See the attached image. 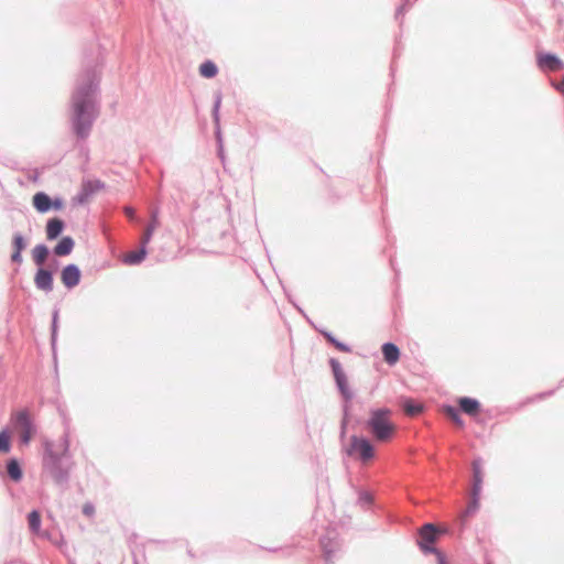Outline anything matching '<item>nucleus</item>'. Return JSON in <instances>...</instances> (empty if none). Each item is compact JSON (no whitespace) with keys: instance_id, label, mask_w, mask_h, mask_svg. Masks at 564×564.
<instances>
[{"instance_id":"nucleus-11","label":"nucleus","mask_w":564,"mask_h":564,"mask_svg":"<svg viewBox=\"0 0 564 564\" xmlns=\"http://www.w3.org/2000/svg\"><path fill=\"white\" fill-rule=\"evenodd\" d=\"M538 64L541 68L547 70H558L564 67L563 62L556 55L551 53L540 54L538 57Z\"/></svg>"},{"instance_id":"nucleus-30","label":"nucleus","mask_w":564,"mask_h":564,"mask_svg":"<svg viewBox=\"0 0 564 564\" xmlns=\"http://www.w3.org/2000/svg\"><path fill=\"white\" fill-rule=\"evenodd\" d=\"M104 185L100 181H87L84 182L82 191H84L85 196H90L95 191L101 188Z\"/></svg>"},{"instance_id":"nucleus-14","label":"nucleus","mask_w":564,"mask_h":564,"mask_svg":"<svg viewBox=\"0 0 564 564\" xmlns=\"http://www.w3.org/2000/svg\"><path fill=\"white\" fill-rule=\"evenodd\" d=\"M147 246L148 245H143V242L140 241V248L135 251H130L126 253L123 257V262L128 265L140 264L148 254Z\"/></svg>"},{"instance_id":"nucleus-1","label":"nucleus","mask_w":564,"mask_h":564,"mask_svg":"<svg viewBox=\"0 0 564 564\" xmlns=\"http://www.w3.org/2000/svg\"><path fill=\"white\" fill-rule=\"evenodd\" d=\"M99 82L96 67L84 69L76 79L70 97V123L78 139L88 138L99 116Z\"/></svg>"},{"instance_id":"nucleus-15","label":"nucleus","mask_w":564,"mask_h":564,"mask_svg":"<svg viewBox=\"0 0 564 564\" xmlns=\"http://www.w3.org/2000/svg\"><path fill=\"white\" fill-rule=\"evenodd\" d=\"M33 207L41 214L51 210V197L45 192H37L32 197Z\"/></svg>"},{"instance_id":"nucleus-20","label":"nucleus","mask_w":564,"mask_h":564,"mask_svg":"<svg viewBox=\"0 0 564 564\" xmlns=\"http://www.w3.org/2000/svg\"><path fill=\"white\" fill-rule=\"evenodd\" d=\"M158 226H159V212H158V209H154L151 213V220L141 236L140 241H142L143 245H148L151 241L152 236H153L155 229L158 228Z\"/></svg>"},{"instance_id":"nucleus-26","label":"nucleus","mask_w":564,"mask_h":564,"mask_svg":"<svg viewBox=\"0 0 564 564\" xmlns=\"http://www.w3.org/2000/svg\"><path fill=\"white\" fill-rule=\"evenodd\" d=\"M11 451L10 434L7 430L0 432V453L7 454Z\"/></svg>"},{"instance_id":"nucleus-18","label":"nucleus","mask_w":564,"mask_h":564,"mask_svg":"<svg viewBox=\"0 0 564 564\" xmlns=\"http://www.w3.org/2000/svg\"><path fill=\"white\" fill-rule=\"evenodd\" d=\"M384 361L392 366L398 362L400 358V349L393 343H384L381 347Z\"/></svg>"},{"instance_id":"nucleus-43","label":"nucleus","mask_w":564,"mask_h":564,"mask_svg":"<svg viewBox=\"0 0 564 564\" xmlns=\"http://www.w3.org/2000/svg\"><path fill=\"white\" fill-rule=\"evenodd\" d=\"M435 554L437 555L438 564H446L445 558H444V556H443V554H442V553H440V552L437 551V553H435Z\"/></svg>"},{"instance_id":"nucleus-6","label":"nucleus","mask_w":564,"mask_h":564,"mask_svg":"<svg viewBox=\"0 0 564 564\" xmlns=\"http://www.w3.org/2000/svg\"><path fill=\"white\" fill-rule=\"evenodd\" d=\"M329 366L332 368V372L339 393L346 401H350L354 397V393L348 387V380L340 362L335 358H330Z\"/></svg>"},{"instance_id":"nucleus-36","label":"nucleus","mask_w":564,"mask_h":564,"mask_svg":"<svg viewBox=\"0 0 564 564\" xmlns=\"http://www.w3.org/2000/svg\"><path fill=\"white\" fill-rule=\"evenodd\" d=\"M319 333L323 335V337L330 344L333 345L334 347L336 346L337 344V339L333 336L332 333L327 332V330H319Z\"/></svg>"},{"instance_id":"nucleus-27","label":"nucleus","mask_w":564,"mask_h":564,"mask_svg":"<svg viewBox=\"0 0 564 564\" xmlns=\"http://www.w3.org/2000/svg\"><path fill=\"white\" fill-rule=\"evenodd\" d=\"M403 410L409 415H416L422 412L423 408L421 404H417V403L413 402L412 400L406 399L403 402Z\"/></svg>"},{"instance_id":"nucleus-46","label":"nucleus","mask_w":564,"mask_h":564,"mask_svg":"<svg viewBox=\"0 0 564 564\" xmlns=\"http://www.w3.org/2000/svg\"><path fill=\"white\" fill-rule=\"evenodd\" d=\"M486 564H494V563H492V561H490V560H488V558H487V560H486Z\"/></svg>"},{"instance_id":"nucleus-22","label":"nucleus","mask_w":564,"mask_h":564,"mask_svg":"<svg viewBox=\"0 0 564 564\" xmlns=\"http://www.w3.org/2000/svg\"><path fill=\"white\" fill-rule=\"evenodd\" d=\"M478 507H479V495H476L474 491H471V498H470L466 509L459 517L462 524H464L466 519L469 518L470 516H473L478 510Z\"/></svg>"},{"instance_id":"nucleus-8","label":"nucleus","mask_w":564,"mask_h":564,"mask_svg":"<svg viewBox=\"0 0 564 564\" xmlns=\"http://www.w3.org/2000/svg\"><path fill=\"white\" fill-rule=\"evenodd\" d=\"M442 533L434 524L426 523L420 530V549L424 553H437V550L433 546L438 535Z\"/></svg>"},{"instance_id":"nucleus-25","label":"nucleus","mask_w":564,"mask_h":564,"mask_svg":"<svg viewBox=\"0 0 564 564\" xmlns=\"http://www.w3.org/2000/svg\"><path fill=\"white\" fill-rule=\"evenodd\" d=\"M28 524L32 533H39L41 529V514L37 510H32L28 514Z\"/></svg>"},{"instance_id":"nucleus-40","label":"nucleus","mask_w":564,"mask_h":564,"mask_svg":"<svg viewBox=\"0 0 564 564\" xmlns=\"http://www.w3.org/2000/svg\"><path fill=\"white\" fill-rule=\"evenodd\" d=\"M87 198H88V196H85L84 191H82V192L77 195V197H76V199H77V202H78L79 204L85 203Z\"/></svg>"},{"instance_id":"nucleus-12","label":"nucleus","mask_w":564,"mask_h":564,"mask_svg":"<svg viewBox=\"0 0 564 564\" xmlns=\"http://www.w3.org/2000/svg\"><path fill=\"white\" fill-rule=\"evenodd\" d=\"M65 228V223L61 218L54 217L47 220L45 226V234L47 240L57 239Z\"/></svg>"},{"instance_id":"nucleus-33","label":"nucleus","mask_w":564,"mask_h":564,"mask_svg":"<svg viewBox=\"0 0 564 564\" xmlns=\"http://www.w3.org/2000/svg\"><path fill=\"white\" fill-rule=\"evenodd\" d=\"M64 207V200L61 197L51 198V210H59Z\"/></svg>"},{"instance_id":"nucleus-31","label":"nucleus","mask_w":564,"mask_h":564,"mask_svg":"<svg viewBox=\"0 0 564 564\" xmlns=\"http://www.w3.org/2000/svg\"><path fill=\"white\" fill-rule=\"evenodd\" d=\"M372 502H373V497H372V495L369 491H366V490H360L359 491V494H358V503L362 508H367V507L371 506Z\"/></svg>"},{"instance_id":"nucleus-34","label":"nucleus","mask_w":564,"mask_h":564,"mask_svg":"<svg viewBox=\"0 0 564 564\" xmlns=\"http://www.w3.org/2000/svg\"><path fill=\"white\" fill-rule=\"evenodd\" d=\"M319 333L323 335V337L330 344L333 345L334 347L336 346L337 344V339L333 336L332 333L327 332V330H319Z\"/></svg>"},{"instance_id":"nucleus-47","label":"nucleus","mask_w":564,"mask_h":564,"mask_svg":"<svg viewBox=\"0 0 564 564\" xmlns=\"http://www.w3.org/2000/svg\"><path fill=\"white\" fill-rule=\"evenodd\" d=\"M51 264L52 265H56L57 264V260H54Z\"/></svg>"},{"instance_id":"nucleus-23","label":"nucleus","mask_w":564,"mask_h":564,"mask_svg":"<svg viewBox=\"0 0 564 564\" xmlns=\"http://www.w3.org/2000/svg\"><path fill=\"white\" fill-rule=\"evenodd\" d=\"M443 413L453 421V423L459 427H464V421L459 414V411L453 405H444Z\"/></svg>"},{"instance_id":"nucleus-16","label":"nucleus","mask_w":564,"mask_h":564,"mask_svg":"<svg viewBox=\"0 0 564 564\" xmlns=\"http://www.w3.org/2000/svg\"><path fill=\"white\" fill-rule=\"evenodd\" d=\"M75 241L70 236L62 237V239L53 248V253L56 257H65L72 253Z\"/></svg>"},{"instance_id":"nucleus-45","label":"nucleus","mask_w":564,"mask_h":564,"mask_svg":"<svg viewBox=\"0 0 564 564\" xmlns=\"http://www.w3.org/2000/svg\"><path fill=\"white\" fill-rule=\"evenodd\" d=\"M345 424H346V423H345V421H344V422H343V424H341V435H344V434H345Z\"/></svg>"},{"instance_id":"nucleus-38","label":"nucleus","mask_w":564,"mask_h":564,"mask_svg":"<svg viewBox=\"0 0 564 564\" xmlns=\"http://www.w3.org/2000/svg\"><path fill=\"white\" fill-rule=\"evenodd\" d=\"M335 348H337L338 350L343 351V352H350L351 349L348 345H346L345 343H341V341H337Z\"/></svg>"},{"instance_id":"nucleus-2","label":"nucleus","mask_w":564,"mask_h":564,"mask_svg":"<svg viewBox=\"0 0 564 564\" xmlns=\"http://www.w3.org/2000/svg\"><path fill=\"white\" fill-rule=\"evenodd\" d=\"M69 452V438L64 434L56 443H44L43 468L57 486L66 487L69 481L70 466L65 464Z\"/></svg>"},{"instance_id":"nucleus-28","label":"nucleus","mask_w":564,"mask_h":564,"mask_svg":"<svg viewBox=\"0 0 564 564\" xmlns=\"http://www.w3.org/2000/svg\"><path fill=\"white\" fill-rule=\"evenodd\" d=\"M28 243L24 237L20 232H15L12 239V249L17 252H22L26 248Z\"/></svg>"},{"instance_id":"nucleus-9","label":"nucleus","mask_w":564,"mask_h":564,"mask_svg":"<svg viewBox=\"0 0 564 564\" xmlns=\"http://www.w3.org/2000/svg\"><path fill=\"white\" fill-rule=\"evenodd\" d=\"M34 284L37 290L50 293L54 288L53 270L48 268H37L34 275Z\"/></svg>"},{"instance_id":"nucleus-39","label":"nucleus","mask_w":564,"mask_h":564,"mask_svg":"<svg viewBox=\"0 0 564 564\" xmlns=\"http://www.w3.org/2000/svg\"><path fill=\"white\" fill-rule=\"evenodd\" d=\"M124 214L127 215V217H128L129 219H134V217H135L134 209H133V208H131V207H126V208H124Z\"/></svg>"},{"instance_id":"nucleus-21","label":"nucleus","mask_w":564,"mask_h":564,"mask_svg":"<svg viewBox=\"0 0 564 564\" xmlns=\"http://www.w3.org/2000/svg\"><path fill=\"white\" fill-rule=\"evenodd\" d=\"M473 488L476 495H480L481 485H482V468H481V459L477 458L473 462Z\"/></svg>"},{"instance_id":"nucleus-5","label":"nucleus","mask_w":564,"mask_h":564,"mask_svg":"<svg viewBox=\"0 0 564 564\" xmlns=\"http://www.w3.org/2000/svg\"><path fill=\"white\" fill-rule=\"evenodd\" d=\"M345 453L366 465L375 457V446L366 437L351 435L349 445L345 448Z\"/></svg>"},{"instance_id":"nucleus-29","label":"nucleus","mask_w":564,"mask_h":564,"mask_svg":"<svg viewBox=\"0 0 564 564\" xmlns=\"http://www.w3.org/2000/svg\"><path fill=\"white\" fill-rule=\"evenodd\" d=\"M215 100H214V106H213V120L215 122V124L218 127L219 126V109H220V106H221V93L220 91H217L215 93Z\"/></svg>"},{"instance_id":"nucleus-4","label":"nucleus","mask_w":564,"mask_h":564,"mask_svg":"<svg viewBox=\"0 0 564 564\" xmlns=\"http://www.w3.org/2000/svg\"><path fill=\"white\" fill-rule=\"evenodd\" d=\"M10 422L13 431L19 434L21 444L29 445L36 433V425L30 412L25 409L13 412Z\"/></svg>"},{"instance_id":"nucleus-32","label":"nucleus","mask_w":564,"mask_h":564,"mask_svg":"<svg viewBox=\"0 0 564 564\" xmlns=\"http://www.w3.org/2000/svg\"><path fill=\"white\" fill-rule=\"evenodd\" d=\"M57 322H58V311L55 310L53 312V317H52V336H51V340H52V346L53 347L55 346L56 336H57Z\"/></svg>"},{"instance_id":"nucleus-41","label":"nucleus","mask_w":564,"mask_h":564,"mask_svg":"<svg viewBox=\"0 0 564 564\" xmlns=\"http://www.w3.org/2000/svg\"><path fill=\"white\" fill-rule=\"evenodd\" d=\"M83 511L85 514L90 516L94 512V507L90 505H86V506H84Z\"/></svg>"},{"instance_id":"nucleus-3","label":"nucleus","mask_w":564,"mask_h":564,"mask_svg":"<svg viewBox=\"0 0 564 564\" xmlns=\"http://www.w3.org/2000/svg\"><path fill=\"white\" fill-rule=\"evenodd\" d=\"M391 411L387 408L375 409L370 411V416L366 422V426L370 434L378 442L389 441L394 433V424L389 416Z\"/></svg>"},{"instance_id":"nucleus-44","label":"nucleus","mask_w":564,"mask_h":564,"mask_svg":"<svg viewBox=\"0 0 564 564\" xmlns=\"http://www.w3.org/2000/svg\"><path fill=\"white\" fill-rule=\"evenodd\" d=\"M404 11V6H400L398 9H397V12H395V18L398 19Z\"/></svg>"},{"instance_id":"nucleus-10","label":"nucleus","mask_w":564,"mask_h":564,"mask_svg":"<svg viewBox=\"0 0 564 564\" xmlns=\"http://www.w3.org/2000/svg\"><path fill=\"white\" fill-rule=\"evenodd\" d=\"M80 270L78 265L70 263L63 268L61 272V280L65 288L72 290L77 286L80 282Z\"/></svg>"},{"instance_id":"nucleus-17","label":"nucleus","mask_w":564,"mask_h":564,"mask_svg":"<svg viewBox=\"0 0 564 564\" xmlns=\"http://www.w3.org/2000/svg\"><path fill=\"white\" fill-rule=\"evenodd\" d=\"M50 256V249L46 245L40 243L32 249V260L37 268H45L44 264Z\"/></svg>"},{"instance_id":"nucleus-37","label":"nucleus","mask_w":564,"mask_h":564,"mask_svg":"<svg viewBox=\"0 0 564 564\" xmlns=\"http://www.w3.org/2000/svg\"><path fill=\"white\" fill-rule=\"evenodd\" d=\"M11 261H12L13 263L21 264V263H22V261H23L22 252L13 251V252H12V254H11Z\"/></svg>"},{"instance_id":"nucleus-7","label":"nucleus","mask_w":564,"mask_h":564,"mask_svg":"<svg viewBox=\"0 0 564 564\" xmlns=\"http://www.w3.org/2000/svg\"><path fill=\"white\" fill-rule=\"evenodd\" d=\"M321 546L326 563H332L336 557V553L340 550V541L336 530H327L326 534L321 538Z\"/></svg>"},{"instance_id":"nucleus-19","label":"nucleus","mask_w":564,"mask_h":564,"mask_svg":"<svg viewBox=\"0 0 564 564\" xmlns=\"http://www.w3.org/2000/svg\"><path fill=\"white\" fill-rule=\"evenodd\" d=\"M6 471L8 477L14 482H19L23 477L20 462L15 457H11L7 460Z\"/></svg>"},{"instance_id":"nucleus-42","label":"nucleus","mask_w":564,"mask_h":564,"mask_svg":"<svg viewBox=\"0 0 564 564\" xmlns=\"http://www.w3.org/2000/svg\"><path fill=\"white\" fill-rule=\"evenodd\" d=\"M552 394H553V391L540 393V394L535 395V398L533 400H541V399H543L545 397H549V395H552Z\"/></svg>"},{"instance_id":"nucleus-35","label":"nucleus","mask_w":564,"mask_h":564,"mask_svg":"<svg viewBox=\"0 0 564 564\" xmlns=\"http://www.w3.org/2000/svg\"><path fill=\"white\" fill-rule=\"evenodd\" d=\"M319 333L323 335V337L330 344L333 345L334 347L336 346L337 344V339L333 336L332 333L327 332V330H319Z\"/></svg>"},{"instance_id":"nucleus-24","label":"nucleus","mask_w":564,"mask_h":564,"mask_svg":"<svg viewBox=\"0 0 564 564\" xmlns=\"http://www.w3.org/2000/svg\"><path fill=\"white\" fill-rule=\"evenodd\" d=\"M199 73L205 78H213L217 75V65L212 61H205L199 66Z\"/></svg>"},{"instance_id":"nucleus-13","label":"nucleus","mask_w":564,"mask_h":564,"mask_svg":"<svg viewBox=\"0 0 564 564\" xmlns=\"http://www.w3.org/2000/svg\"><path fill=\"white\" fill-rule=\"evenodd\" d=\"M457 403L459 410L469 416H475L480 411V402L474 398L460 397Z\"/></svg>"}]
</instances>
